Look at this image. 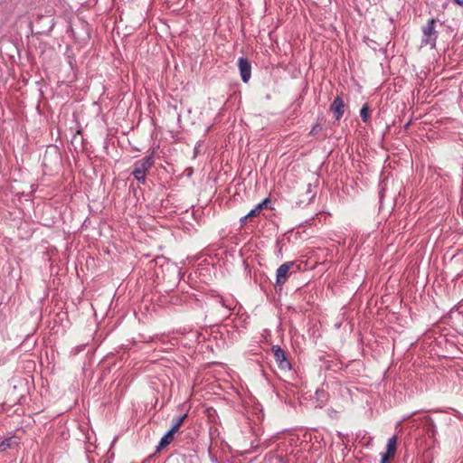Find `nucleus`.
<instances>
[{
	"mask_svg": "<svg viewBox=\"0 0 463 463\" xmlns=\"http://www.w3.org/2000/svg\"><path fill=\"white\" fill-rule=\"evenodd\" d=\"M154 164L153 156H147L141 160H138L134 165L132 175L140 183H145L146 172L152 167Z\"/></svg>",
	"mask_w": 463,
	"mask_h": 463,
	"instance_id": "f257e3e1",
	"label": "nucleus"
},
{
	"mask_svg": "<svg viewBox=\"0 0 463 463\" xmlns=\"http://www.w3.org/2000/svg\"><path fill=\"white\" fill-rule=\"evenodd\" d=\"M294 267L299 268L294 261H288L280 265L276 273V286L282 287L288 280L290 270Z\"/></svg>",
	"mask_w": 463,
	"mask_h": 463,
	"instance_id": "f03ea898",
	"label": "nucleus"
},
{
	"mask_svg": "<svg viewBox=\"0 0 463 463\" xmlns=\"http://www.w3.org/2000/svg\"><path fill=\"white\" fill-rule=\"evenodd\" d=\"M272 352L279 367L282 370H289L290 363L287 359L285 352L279 345H274L272 347Z\"/></svg>",
	"mask_w": 463,
	"mask_h": 463,
	"instance_id": "7ed1b4c3",
	"label": "nucleus"
},
{
	"mask_svg": "<svg viewBox=\"0 0 463 463\" xmlns=\"http://www.w3.org/2000/svg\"><path fill=\"white\" fill-rule=\"evenodd\" d=\"M238 66L242 80L244 82H248L251 76L250 63L246 58H240L238 61Z\"/></svg>",
	"mask_w": 463,
	"mask_h": 463,
	"instance_id": "20e7f679",
	"label": "nucleus"
},
{
	"mask_svg": "<svg viewBox=\"0 0 463 463\" xmlns=\"http://www.w3.org/2000/svg\"><path fill=\"white\" fill-rule=\"evenodd\" d=\"M397 449V437L392 436L388 439L386 452L383 455L381 463H387L389 458H393Z\"/></svg>",
	"mask_w": 463,
	"mask_h": 463,
	"instance_id": "39448f33",
	"label": "nucleus"
},
{
	"mask_svg": "<svg viewBox=\"0 0 463 463\" xmlns=\"http://www.w3.org/2000/svg\"><path fill=\"white\" fill-rule=\"evenodd\" d=\"M330 109L335 114V119L339 120L345 112V103L340 97H336L331 104Z\"/></svg>",
	"mask_w": 463,
	"mask_h": 463,
	"instance_id": "423d86ee",
	"label": "nucleus"
},
{
	"mask_svg": "<svg viewBox=\"0 0 463 463\" xmlns=\"http://www.w3.org/2000/svg\"><path fill=\"white\" fill-rule=\"evenodd\" d=\"M175 432L173 430H168L161 439L159 445L157 447V450H160L169 445L174 440Z\"/></svg>",
	"mask_w": 463,
	"mask_h": 463,
	"instance_id": "0eeeda50",
	"label": "nucleus"
},
{
	"mask_svg": "<svg viewBox=\"0 0 463 463\" xmlns=\"http://www.w3.org/2000/svg\"><path fill=\"white\" fill-rule=\"evenodd\" d=\"M269 203V199H265L263 200L261 203H260L259 204H257L255 206L254 209H252L248 214H247V217H250L252 218V217H256L258 216L260 212L262 211V209L264 207H267V204Z\"/></svg>",
	"mask_w": 463,
	"mask_h": 463,
	"instance_id": "6e6552de",
	"label": "nucleus"
},
{
	"mask_svg": "<svg viewBox=\"0 0 463 463\" xmlns=\"http://www.w3.org/2000/svg\"><path fill=\"white\" fill-rule=\"evenodd\" d=\"M185 418H186V414L176 418L175 420V422H174L173 426L171 427L170 430H173V432L176 433L179 430L180 427L182 426Z\"/></svg>",
	"mask_w": 463,
	"mask_h": 463,
	"instance_id": "1a4fd4ad",
	"label": "nucleus"
},
{
	"mask_svg": "<svg viewBox=\"0 0 463 463\" xmlns=\"http://www.w3.org/2000/svg\"><path fill=\"white\" fill-rule=\"evenodd\" d=\"M360 116L364 122H367L369 119V108L367 105H364L360 111Z\"/></svg>",
	"mask_w": 463,
	"mask_h": 463,
	"instance_id": "9d476101",
	"label": "nucleus"
},
{
	"mask_svg": "<svg viewBox=\"0 0 463 463\" xmlns=\"http://www.w3.org/2000/svg\"><path fill=\"white\" fill-rule=\"evenodd\" d=\"M11 447V439H7L0 443V452L5 451Z\"/></svg>",
	"mask_w": 463,
	"mask_h": 463,
	"instance_id": "9b49d317",
	"label": "nucleus"
},
{
	"mask_svg": "<svg viewBox=\"0 0 463 463\" xmlns=\"http://www.w3.org/2000/svg\"><path fill=\"white\" fill-rule=\"evenodd\" d=\"M436 31H431V30H429V31H424V34L426 36V39H423V42L426 43V44L429 43V39H431L432 36L435 34Z\"/></svg>",
	"mask_w": 463,
	"mask_h": 463,
	"instance_id": "f8f14e48",
	"label": "nucleus"
},
{
	"mask_svg": "<svg viewBox=\"0 0 463 463\" xmlns=\"http://www.w3.org/2000/svg\"><path fill=\"white\" fill-rule=\"evenodd\" d=\"M320 130V127L319 125H316L312 128L311 131H310V134L312 135H316L318 133V131Z\"/></svg>",
	"mask_w": 463,
	"mask_h": 463,
	"instance_id": "ddd939ff",
	"label": "nucleus"
},
{
	"mask_svg": "<svg viewBox=\"0 0 463 463\" xmlns=\"http://www.w3.org/2000/svg\"><path fill=\"white\" fill-rule=\"evenodd\" d=\"M248 219H250V217H247V215L243 216L241 218L240 222H241V224L243 225V224H246Z\"/></svg>",
	"mask_w": 463,
	"mask_h": 463,
	"instance_id": "4468645a",
	"label": "nucleus"
},
{
	"mask_svg": "<svg viewBox=\"0 0 463 463\" xmlns=\"http://www.w3.org/2000/svg\"><path fill=\"white\" fill-rule=\"evenodd\" d=\"M458 5H463V0H454Z\"/></svg>",
	"mask_w": 463,
	"mask_h": 463,
	"instance_id": "2eb2a0df",
	"label": "nucleus"
}]
</instances>
